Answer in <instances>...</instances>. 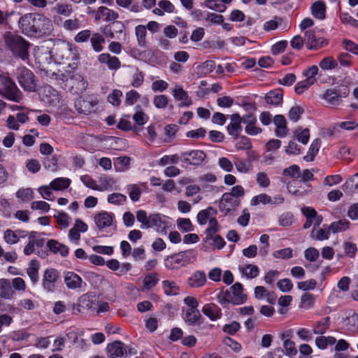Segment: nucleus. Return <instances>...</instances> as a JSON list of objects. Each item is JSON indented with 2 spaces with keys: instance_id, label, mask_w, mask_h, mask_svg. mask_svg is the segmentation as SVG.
I'll return each instance as SVG.
<instances>
[{
  "instance_id": "obj_46",
  "label": "nucleus",
  "mask_w": 358,
  "mask_h": 358,
  "mask_svg": "<svg viewBox=\"0 0 358 358\" xmlns=\"http://www.w3.org/2000/svg\"><path fill=\"white\" fill-rule=\"evenodd\" d=\"M164 293L169 296H173L178 294L179 287L174 281L164 280L162 282Z\"/></svg>"
},
{
  "instance_id": "obj_6",
  "label": "nucleus",
  "mask_w": 358,
  "mask_h": 358,
  "mask_svg": "<svg viewBox=\"0 0 358 358\" xmlns=\"http://www.w3.org/2000/svg\"><path fill=\"white\" fill-rule=\"evenodd\" d=\"M1 82L0 95L10 101L20 103L22 94L15 83L10 78L3 76L1 78Z\"/></svg>"
},
{
  "instance_id": "obj_44",
  "label": "nucleus",
  "mask_w": 358,
  "mask_h": 358,
  "mask_svg": "<svg viewBox=\"0 0 358 358\" xmlns=\"http://www.w3.org/2000/svg\"><path fill=\"white\" fill-rule=\"evenodd\" d=\"M321 145V140L319 138L315 139L308 150V155H306L304 159L307 162L313 161L314 157L317 154L319 149Z\"/></svg>"
},
{
  "instance_id": "obj_42",
  "label": "nucleus",
  "mask_w": 358,
  "mask_h": 358,
  "mask_svg": "<svg viewBox=\"0 0 358 358\" xmlns=\"http://www.w3.org/2000/svg\"><path fill=\"white\" fill-rule=\"evenodd\" d=\"M131 159L129 157H119L116 158L114 166L115 169L117 171H125L126 170L129 169V164H130Z\"/></svg>"
},
{
  "instance_id": "obj_52",
  "label": "nucleus",
  "mask_w": 358,
  "mask_h": 358,
  "mask_svg": "<svg viewBox=\"0 0 358 358\" xmlns=\"http://www.w3.org/2000/svg\"><path fill=\"white\" fill-rule=\"evenodd\" d=\"M331 229H329V227L327 229H320L316 230L315 227L313 229L311 232V236L318 241L327 240L329 238Z\"/></svg>"
},
{
  "instance_id": "obj_26",
  "label": "nucleus",
  "mask_w": 358,
  "mask_h": 358,
  "mask_svg": "<svg viewBox=\"0 0 358 358\" xmlns=\"http://www.w3.org/2000/svg\"><path fill=\"white\" fill-rule=\"evenodd\" d=\"M273 123L276 127L275 135L280 138L285 137L288 133L285 117L282 115H277L273 117Z\"/></svg>"
},
{
  "instance_id": "obj_12",
  "label": "nucleus",
  "mask_w": 358,
  "mask_h": 358,
  "mask_svg": "<svg viewBox=\"0 0 358 358\" xmlns=\"http://www.w3.org/2000/svg\"><path fill=\"white\" fill-rule=\"evenodd\" d=\"M64 282L66 287L71 290L83 291L86 286V283L83 278L73 271H65L64 273Z\"/></svg>"
},
{
  "instance_id": "obj_2",
  "label": "nucleus",
  "mask_w": 358,
  "mask_h": 358,
  "mask_svg": "<svg viewBox=\"0 0 358 358\" xmlns=\"http://www.w3.org/2000/svg\"><path fill=\"white\" fill-rule=\"evenodd\" d=\"M4 40L7 47L14 56L22 60L28 59L30 44L22 36L11 32H6L4 34Z\"/></svg>"
},
{
  "instance_id": "obj_35",
  "label": "nucleus",
  "mask_w": 358,
  "mask_h": 358,
  "mask_svg": "<svg viewBox=\"0 0 358 358\" xmlns=\"http://www.w3.org/2000/svg\"><path fill=\"white\" fill-rule=\"evenodd\" d=\"M39 268V262L36 259L31 260L29 264V267L27 269V273L33 284H36L38 281Z\"/></svg>"
},
{
  "instance_id": "obj_8",
  "label": "nucleus",
  "mask_w": 358,
  "mask_h": 358,
  "mask_svg": "<svg viewBox=\"0 0 358 358\" xmlns=\"http://www.w3.org/2000/svg\"><path fill=\"white\" fill-rule=\"evenodd\" d=\"M350 90L347 86H341L334 89L327 90L326 92L322 95L329 104L336 106H338L342 101V98H345L348 96Z\"/></svg>"
},
{
  "instance_id": "obj_43",
  "label": "nucleus",
  "mask_w": 358,
  "mask_h": 358,
  "mask_svg": "<svg viewBox=\"0 0 358 358\" xmlns=\"http://www.w3.org/2000/svg\"><path fill=\"white\" fill-rule=\"evenodd\" d=\"M336 339L333 336H318L315 339V345L321 350H324L328 345L335 344Z\"/></svg>"
},
{
  "instance_id": "obj_36",
  "label": "nucleus",
  "mask_w": 358,
  "mask_h": 358,
  "mask_svg": "<svg viewBox=\"0 0 358 358\" xmlns=\"http://www.w3.org/2000/svg\"><path fill=\"white\" fill-rule=\"evenodd\" d=\"M90 43L94 51L100 52L103 49L105 38L99 33H94L90 38Z\"/></svg>"
},
{
  "instance_id": "obj_21",
  "label": "nucleus",
  "mask_w": 358,
  "mask_h": 358,
  "mask_svg": "<svg viewBox=\"0 0 358 358\" xmlns=\"http://www.w3.org/2000/svg\"><path fill=\"white\" fill-rule=\"evenodd\" d=\"M98 62L101 64H106L108 69L117 71L121 66V62L115 56H111L109 53H101L98 56Z\"/></svg>"
},
{
  "instance_id": "obj_45",
  "label": "nucleus",
  "mask_w": 358,
  "mask_h": 358,
  "mask_svg": "<svg viewBox=\"0 0 358 358\" xmlns=\"http://www.w3.org/2000/svg\"><path fill=\"white\" fill-rule=\"evenodd\" d=\"M133 69L131 86L134 87H141L144 82V74L137 67H131Z\"/></svg>"
},
{
  "instance_id": "obj_54",
  "label": "nucleus",
  "mask_w": 358,
  "mask_h": 358,
  "mask_svg": "<svg viewBox=\"0 0 358 358\" xmlns=\"http://www.w3.org/2000/svg\"><path fill=\"white\" fill-rule=\"evenodd\" d=\"M201 317L197 309L187 308L185 313V320L190 324H195Z\"/></svg>"
},
{
  "instance_id": "obj_19",
  "label": "nucleus",
  "mask_w": 358,
  "mask_h": 358,
  "mask_svg": "<svg viewBox=\"0 0 358 358\" xmlns=\"http://www.w3.org/2000/svg\"><path fill=\"white\" fill-rule=\"evenodd\" d=\"M257 120L255 115L250 113L243 116V123L246 126L245 131L246 134L250 136H255L262 133V129L256 126Z\"/></svg>"
},
{
  "instance_id": "obj_63",
  "label": "nucleus",
  "mask_w": 358,
  "mask_h": 358,
  "mask_svg": "<svg viewBox=\"0 0 358 358\" xmlns=\"http://www.w3.org/2000/svg\"><path fill=\"white\" fill-rule=\"evenodd\" d=\"M54 217L62 228L65 229L69 226L71 218L66 213L59 212L57 215H54Z\"/></svg>"
},
{
  "instance_id": "obj_23",
  "label": "nucleus",
  "mask_w": 358,
  "mask_h": 358,
  "mask_svg": "<svg viewBox=\"0 0 358 358\" xmlns=\"http://www.w3.org/2000/svg\"><path fill=\"white\" fill-rule=\"evenodd\" d=\"M168 227V222L164 216L160 214H152L150 215L149 228L155 227L158 232L166 234V229Z\"/></svg>"
},
{
  "instance_id": "obj_31",
  "label": "nucleus",
  "mask_w": 358,
  "mask_h": 358,
  "mask_svg": "<svg viewBox=\"0 0 358 358\" xmlns=\"http://www.w3.org/2000/svg\"><path fill=\"white\" fill-rule=\"evenodd\" d=\"M15 294L9 280L0 279V297L5 299H11Z\"/></svg>"
},
{
  "instance_id": "obj_4",
  "label": "nucleus",
  "mask_w": 358,
  "mask_h": 358,
  "mask_svg": "<svg viewBox=\"0 0 358 358\" xmlns=\"http://www.w3.org/2000/svg\"><path fill=\"white\" fill-rule=\"evenodd\" d=\"M217 213L216 209L213 207H208L200 210L197 214V222L200 225H205L208 222L206 234H208V236L210 238L213 234H216L220 229L219 224L215 218Z\"/></svg>"
},
{
  "instance_id": "obj_53",
  "label": "nucleus",
  "mask_w": 358,
  "mask_h": 358,
  "mask_svg": "<svg viewBox=\"0 0 358 358\" xmlns=\"http://www.w3.org/2000/svg\"><path fill=\"white\" fill-rule=\"evenodd\" d=\"M63 27L66 31H74L81 27V22L76 17L73 19H68L64 22Z\"/></svg>"
},
{
  "instance_id": "obj_61",
  "label": "nucleus",
  "mask_w": 358,
  "mask_h": 358,
  "mask_svg": "<svg viewBox=\"0 0 358 358\" xmlns=\"http://www.w3.org/2000/svg\"><path fill=\"white\" fill-rule=\"evenodd\" d=\"M215 68V62L213 60H206L198 69L201 75H207L211 73Z\"/></svg>"
},
{
  "instance_id": "obj_15",
  "label": "nucleus",
  "mask_w": 358,
  "mask_h": 358,
  "mask_svg": "<svg viewBox=\"0 0 358 358\" xmlns=\"http://www.w3.org/2000/svg\"><path fill=\"white\" fill-rule=\"evenodd\" d=\"M304 41L309 50H318L327 45V41L323 38H317L314 30L310 29L305 32Z\"/></svg>"
},
{
  "instance_id": "obj_34",
  "label": "nucleus",
  "mask_w": 358,
  "mask_h": 358,
  "mask_svg": "<svg viewBox=\"0 0 358 358\" xmlns=\"http://www.w3.org/2000/svg\"><path fill=\"white\" fill-rule=\"evenodd\" d=\"M195 13H199L201 17L210 24H220L224 21V17L215 13L203 12L201 10H195Z\"/></svg>"
},
{
  "instance_id": "obj_55",
  "label": "nucleus",
  "mask_w": 358,
  "mask_h": 358,
  "mask_svg": "<svg viewBox=\"0 0 358 358\" xmlns=\"http://www.w3.org/2000/svg\"><path fill=\"white\" fill-rule=\"evenodd\" d=\"M271 201V197L265 193H262L252 197L250 201V204L251 206H257L260 203L265 205L269 204Z\"/></svg>"
},
{
  "instance_id": "obj_47",
  "label": "nucleus",
  "mask_w": 358,
  "mask_h": 358,
  "mask_svg": "<svg viewBox=\"0 0 358 358\" xmlns=\"http://www.w3.org/2000/svg\"><path fill=\"white\" fill-rule=\"evenodd\" d=\"M159 279L157 273H150L145 276L143 280V288L150 290L158 283Z\"/></svg>"
},
{
  "instance_id": "obj_48",
  "label": "nucleus",
  "mask_w": 358,
  "mask_h": 358,
  "mask_svg": "<svg viewBox=\"0 0 358 358\" xmlns=\"http://www.w3.org/2000/svg\"><path fill=\"white\" fill-rule=\"evenodd\" d=\"M135 34L137 38L138 44L144 47L146 45V27L144 25H138L135 28Z\"/></svg>"
},
{
  "instance_id": "obj_32",
  "label": "nucleus",
  "mask_w": 358,
  "mask_h": 358,
  "mask_svg": "<svg viewBox=\"0 0 358 358\" xmlns=\"http://www.w3.org/2000/svg\"><path fill=\"white\" fill-rule=\"evenodd\" d=\"M347 330L355 331L358 329V315L353 310L348 312L345 318L343 320Z\"/></svg>"
},
{
  "instance_id": "obj_25",
  "label": "nucleus",
  "mask_w": 358,
  "mask_h": 358,
  "mask_svg": "<svg viewBox=\"0 0 358 358\" xmlns=\"http://www.w3.org/2000/svg\"><path fill=\"white\" fill-rule=\"evenodd\" d=\"M96 104L95 101L80 99L75 101L74 106L78 113L87 115L94 111Z\"/></svg>"
},
{
  "instance_id": "obj_10",
  "label": "nucleus",
  "mask_w": 358,
  "mask_h": 358,
  "mask_svg": "<svg viewBox=\"0 0 358 358\" xmlns=\"http://www.w3.org/2000/svg\"><path fill=\"white\" fill-rule=\"evenodd\" d=\"M35 27L34 37L36 38L49 36L53 30L51 20L41 14H37Z\"/></svg>"
},
{
  "instance_id": "obj_41",
  "label": "nucleus",
  "mask_w": 358,
  "mask_h": 358,
  "mask_svg": "<svg viewBox=\"0 0 358 358\" xmlns=\"http://www.w3.org/2000/svg\"><path fill=\"white\" fill-rule=\"evenodd\" d=\"M240 271L243 275L248 279L256 278L259 273V269L257 266L254 264H248L244 267L240 268Z\"/></svg>"
},
{
  "instance_id": "obj_17",
  "label": "nucleus",
  "mask_w": 358,
  "mask_h": 358,
  "mask_svg": "<svg viewBox=\"0 0 358 358\" xmlns=\"http://www.w3.org/2000/svg\"><path fill=\"white\" fill-rule=\"evenodd\" d=\"M240 204V201L237 198L233 196L229 193H224L220 201V209L221 211L227 213L231 210L236 209Z\"/></svg>"
},
{
  "instance_id": "obj_62",
  "label": "nucleus",
  "mask_w": 358,
  "mask_h": 358,
  "mask_svg": "<svg viewBox=\"0 0 358 358\" xmlns=\"http://www.w3.org/2000/svg\"><path fill=\"white\" fill-rule=\"evenodd\" d=\"M153 104L157 108L164 109L169 104V99L164 94L156 95L153 99Z\"/></svg>"
},
{
  "instance_id": "obj_51",
  "label": "nucleus",
  "mask_w": 358,
  "mask_h": 358,
  "mask_svg": "<svg viewBox=\"0 0 358 358\" xmlns=\"http://www.w3.org/2000/svg\"><path fill=\"white\" fill-rule=\"evenodd\" d=\"M16 196L22 201L27 202L34 198V192L31 188H22L16 192Z\"/></svg>"
},
{
  "instance_id": "obj_24",
  "label": "nucleus",
  "mask_w": 358,
  "mask_h": 358,
  "mask_svg": "<svg viewBox=\"0 0 358 358\" xmlns=\"http://www.w3.org/2000/svg\"><path fill=\"white\" fill-rule=\"evenodd\" d=\"M207 282L206 273L203 271L193 272L187 280V285L192 288L203 287Z\"/></svg>"
},
{
  "instance_id": "obj_37",
  "label": "nucleus",
  "mask_w": 358,
  "mask_h": 358,
  "mask_svg": "<svg viewBox=\"0 0 358 358\" xmlns=\"http://www.w3.org/2000/svg\"><path fill=\"white\" fill-rule=\"evenodd\" d=\"M265 100L268 104L278 106L282 101V92L280 90L271 91L266 94Z\"/></svg>"
},
{
  "instance_id": "obj_9",
  "label": "nucleus",
  "mask_w": 358,
  "mask_h": 358,
  "mask_svg": "<svg viewBox=\"0 0 358 358\" xmlns=\"http://www.w3.org/2000/svg\"><path fill=\"white\" fill-rule=\"evenodd\" d=\"M60 280L59 272L52 268L44 271L42 279V286L48 292H53L55 290L57 284Z\"/></svg>"
},
{
  "instance_id": "obj_3",
  "label": "nucleus",
  "mask_w": 358,
  "mask_h": 358,
  "mask_svg": "<svg viewBox=\"0 0 358 358\" xmlns=\"http://www.w3.org/2000/svg\"><path fill=\"white\" fill-rule=\"evenodd\" d=\"M197 252L194 250H187L168 256L164 259L165 267L168 269H178L196 261Z\"/></svg>"
},
{
  "instance_id": "obj_40",
  "label": "nucleus",
  "mask_w": 358,
  "mask_h": 358,
  "mask_svg": "<svg viewBox=\"0 0 358 358\" xmlns=\"http://www.w3.org/2000/svg\"><path fill=\"white\" fill-rule=\"evenodd\" d=\"M350 224V222L348 220L343 219L332 222L329 226V229H331L333 234L342 232L347 230L349 228Z\"/></svg>"
},
{
  "instance_id": "obj_49",
  "label": "nucleus",
  "mask_w": 358,
  "mask_h": 358,
  "mask_svg": "<svg viewBox=\"0 0 358 358\" xmlns=\"http://www.w3.org/2000/svg\"><path fill=\"white\" fill-rule=\"evenodd\" d=\"M99 13L102 14L103 18L106 22L115 21L119 17L117 12L105 6L99 7Z\"/></svg>"
},
{
  "instance_id": "obj_22",
  "label": "nucleus",
  "mask_w": 358,
  "mask_h": 358,
  "mask_svg": "<svg viewBox=\"0 0 358 358\" xmlns=\"http://www.w3.org/2000/svg\"><path fill=\"white\" fill-rule=\"evenodd\" d=\"M171 92L176 100L181 101L179 104L180 107L189 106L192 104V101L187 92L185 91L180 85H176L175 87L171 89Z\"/></svg>"
},
{
  "instance_id": "obj_38",
  "label": "nucleus",
  "mask_w": 358,
  "mask_h": 358,
  "mask_svg": "<svg viewBox=\"0 0 358 358\" xmlns=\"http://www.w3.org/2000/svg\"><path fill=\"white\" fill-rule=\"evenodd\" d=\"M71 184V180L68 178H57L53 180L50 183V186L54 190L61 191L64 190L69 187Z\"/></svg>"
},
{
  "instance_id": "obj_13",
  "label": "nucleus",
  "mask_w": 358,
  "mask_h": 358,
  "mask_svg": "<svg viewBox=\"0 0 358 358\" xmlns=\"http://www.w3.org/2000/svg\"><path fill=\"white\" fill-rule=\"evenodd\" d=\"M36 16L37 13H27L20 17L19 26L24 34L34 37Z\"/></svg>"
},
{
  "instance_id": "obj_5",
  "label": "nucleus",
  "mask_w": 358,
  "mask_h": 358,
  "mask_svg": "<svg viewBox=\"0 0 358 358\" xmlns=\"http://www.w3.org/2000/svg\"><path fill=\"white\" fill-rule=\"evenodd\" d=\"M53 52V56L59 63H64L67 60H78L80 58L78 48L70 43L56 46Z\"/></svg>"
},
{
  "instance_id": "obj_50",
  "label": "nucleus",
  "mask_w": 358,
  "mask_h": 358,
  "mask_svg": "<svg viewBox=\"0 0 358 358\" xmlns=\"http://www.w3.org/2000/svg\"><path fill=\"white\" fill-rule=\"evenodd\" d=\"M234 165L238 172L244 173H248L251 167V165L248 164L245 159L238 157H234Z\"/></svg>"
},
{
  "instance_id": "obj_56",
  "label": "nucleus",
  "mask_w": 358,
  "mask_h": 358,
  "mask_svg": "<svg viewBox=\"0 0 358 358\" xmlns=\"http://www.w3.org/2000/svg\"><path fill=\"white\" fill-rule=\"evenodd\" d=\"M108 203L115 205H122L127 201V196L120 193H113L108 196Z\"/></svg>"
},
{
  "instance_id": "obj_16",
  "label": "nucleus",
  "mask_w": 358,
  "mask_h": 358,
  "mask_svg": "<svg viewBox=\"0 0 358 358\" xmlns=\"http://www.w3.org/2000/svg\"><path fill=\"white\" fill-rule=\"evenodd\" d=\"M106 350L109 358H125L127 355V346L119 341L108 344Z\"/></svg>"
},
{
  "instance_id": "obj_18",
  "label": "nucleus",
  "mask_w": 358,
  "mask_h": 358,
  "mask_svg": "<svg viewBox=\"0 0 358 358\" xmlns=\"http://www.w3.org/2000/svg\"><path fill=\"white\" fill-rule=\"evenodd\" d=\"M230 120L231 122L227 127V131L229 135L237 139L242 131L243 117L238 113H234L230 116Z\"/></svg>"
},
{
  "instance_id": "obj_11",
  "label": "nucleus",
  "mask_w": 358,
  "mask_h": 358,
  "mask_svg": "<svg viewBox=\"0 0 358 358\" xmlns=\"http://www.w3.org/2000/svg\"><path fill=\"white\" fill-rule=\"evenodd\" d=\"M39 94L41 101L50 106H57L61 101L59 93L50 85L42 87Z\"/></svg>"
},
{
  "instance_id": "obj_39",
  "label": "nucleus",
  "mask_w": 358,
  "mask_h": 358,
  "mask_svg": "<svg viewBox=\"0 0 358 358\" xmlns=\"http://www.w3.org/2000/svg\"><path fill=\"white\" fill-rule=\"evenodd\" d=\"M330 326V318L329 317H325L318 321L313 327V333L315 334H324Z\"/></svg>"
},
{
  "instance_id": "obj_1",
  "label": "nucleus",
  "mask_w": 358,
  "mask_h": 358,
  "mask_svg": "<svg viewBox=\"0 0 358 358\" xmlns=\"http://www.w3.org/2000/svg\"><path fill=\"white\" fill-rule=\"evenodd\" d=\"M217 300L223 307L227 306L229 303L238 306L246 301L247 295L243 293L242 284L236 282L229 289H221L217 294Z\"/></svg>"
},
{
  "instance_id": "obj_29",
  "label": "nucleus",
  "mask_w": 358,
  "mask_h": 358,
  "mask_svg": "<svg viewBox=\"0 0 358 358\" xmlns=\"http://www.w3.org/2000/svg\"><path fill=\"white\" fill-rule=\"evenodd\" d=\"M94 296L88 294L81 296L78 301L79 310H95Z\"/></svg>"
},
{
  "instance_id": "obj_60",
  "label": "nucleus",
  "mask_w": 358,
  "mask_h": 358,
  "mask_svg": "<svg viewBox=\"0 0 358 358\" xmlns=\"http://www.w3.org/2000/svg\"><path fill=\"white\" fill-rule=\"evenodd\" d=\"M283 348L285 350V354L287 356L292 357L297 354L294 342L289 338L283 341Z\"/></svg>"
},
{
  "instance_id": "obj_33",
  "label": "nucleus",
  "mask_w": 358,
  "mask_h": 358,
  "mask_svg": "<svg viewBox=\"0 0 358 358\" xmlns=\"http://www.w3.org/2000/svg\"><path fill=\"white\" fill-rule=\"evenodd\" d=\"M326 5L322 0L316 1L311 6V13L314 17L324 20L326 17Z\"/></svg>"
},
{
  "instance_id": "obj_14",
  "label": "nucleus",
  "mask_w": 358,
  "mask_h": 358,
  "mask_svg": "<svg viewBox=\"0 0 358 358\" xmlns=\"http://www.w3.org/2000/svg\"><path fill=\"white\" fill-rule=\"evenodd\" d=\"M206 157V153L199 150H193L180 154V161L185 164L199 166Z\"/></svg>"
},
{
  "instance_id": "obj_30",
  "label": "nucleus",
  "mask_w": 358,
  "mask_h": 358,
  "mask_svg": "<svg viewBox=\"0 0 358 358\" xmlns=\"http://www.w3.org/2000/svg\"><path fill=\"white\" fill-rule=\"evenodd\" d=\"M47 247L54 254L59 253L62 257H66L69 255V248L55 240H49L47 243Z\"/></svg>"
},
{
  "instance_id": "obj_64",
  "label": "nucleus",
  "mask_w": 358,
  "mask_h": 358,
  "mask_svg": "<svg viewBox=\"0 0 358 358\" xmlns=\"http://www.w3.org/2000/svg\"><path fill=\"white\" fill-rule=\"evenodd\" d=\"M256 181L258 185L262 188H267L271 183V180L265 172H258L256 175Z\"/></svg>"
},
{
  "instance_id": "obj_7",
  "label": "nucleus",
  "mask_w": 358,
  "mask_h": 358,
  "mask_svg": "<svg viewBox=\"0 0 358 358\" xmlns=\"http://www.w3.org/2000/svg\"><path fill=\"white\" fill-rule=\"evenodd\" d=\"M17 78L20 86L26 91L34 92L36 89L35 76L33 73L24 66L17 69Z\"/></svg>"
},
{
  "instance_id": "obj_58",
  "label": "nucleus",
  "mask_w": 358,
  "mask_h": 358,
  "mask_svg": "<svg viewBox=\"0 0 358 358\" xmlns=\"http://www.w3.org/2000/svg\"><path fill=\"white\" fill-rule=\"evenodd\" d=\"M294 222V215L290 212H286L278 217V224L282 227H289Z\"/></svg>"
},
{
  "instance_id": "obj_27",
  "label": "nucleus",
  "mask_w": 358,
  "mask_h": 358,
  "mask_svg": "<svg viewBox=\"0 0 358 358\" xmlns=\"http://www.w3.org/2000/svg\"><path fill=\"white\" fill-rule=\"evenodd\" d=\"M202 312L212 321L220 319L222 315L221 308L213 303L206 304L202 308Z\"/></svg>"
},
{
  "instance_id": "obj_28",
  "label": "nucleus",
  "mask_w": 358,
  "mask_h": 358,
  "mask_svg": "<svg viewBox=\"0 0 358 358\" xmlns=\"http://www.w3.org/2000/svg\"><path fill=\"white\" fill-rule=\"evenodd\" d=\"M71 80L73 81L72 90L75 94L83 93L87 87V82L80 74L72 75Z\"/></svg>"
},
{
  "instance_id": "obj_57",
  "label": "nucleus",
  "mask_w": 358,
  "mask_h": 358,
  "mask_svg": "<svg viewBox=\"0 0 358 358\" xmlns=\"http://www.w3.org/2000/svg\"><path fill=\"white\" fill-rule=\"evenodd\" d=\"M136 219L141 224V229H148L150 223V216L143 210H139L136 212Z\"/></svg>"
},
{
  "instance_id": "obj_59",
  "label": "nucleus",
  "mask_w": 358,
  "mask_h": 358,
  "mask_svg": "<svg viewBox=\"0 0 358 358\" xmlns=\"http://www.w3.org/2000/svg\"><path fill=\"white\" fill-rule=\"evenodd\" d=\"M177 225L178 229L183 232H189L194 230V227L189 218L178 219Z\"/></svg>"
},
{
  "instance_id": "obj_20",
  "label": "nucleus",
  "mask_w": 358,
  "mask_h": 358,
  "mask_svg": "<svg viewBox=\"0 0 358 358\" xmlns=\"http://www.w3.org/2000/svg\"><path fill=\"white\" fill-rule=\"evenodd\" d=\"M114 219V214L106 211H102L94 215L95 224L99 230L112 225Z\"/></svg>"
}]
</instances>
